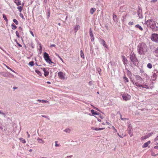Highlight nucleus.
<instances>
[{"label":"nucleus","mask_w":158,"mask_h":158,"mask_svg":"<svg viewBox=\"0 0 158 158\" xmlns=\"http://www.w3.org/2000/svg\"><path fill=\"white\" fill-rule=\"evenodd\" d=\"M158 140V135L156 137L154 141H156Z\"/></svg>","instance_id":"48"},{"label":"nucleus","mask_w":158,"mask_h":158,"mask_svg":"<svg viewBox=\"0 0 158 158\" xmlns=\"http://www.w3.org/2000/svg\"><path fill=\"white\" fill-rule=\"evenodd\" d=\"M94 108L99 111H100V110H99V109L98 108L96 107H94Z\"/></svg>","instance_id":"59"},{"label":"nucleus","mask_w":158,"mask_h":158,"mask_svg":"<svg viewBox=\"0 0 158 158\" xmlns=\"http://www.w3.org/2000/svg\"><path fill=\"white\" fill-rule=\"evenodd\" d=\"M91 112L93 114H94V115H99V113H97L96 112H95L94 110H91Z\"/></svg>","instance_id":"22"},{"label":"nucleus","mask_w":158,"mask_h":158,"mask_svg":"<svg viewBox=\"0 0 158 158\" xmlns=\"http://www.w3.org/2000/svg\"><path fill=\"white\" fill-rule=\"evenodd\" d=\"M91 33H92V29H91V28H90L89 29V34H91Z\"/></svg>","instance_id":"55"},{"label":"nucleus","mask_w":158,"mask_h":158,"mask_svg":"<svg viewBox=\"0 0 158 158\" xmlns=\"http://www.w3.org/2000/svg\"><path fill=\"white\" fill-rule=\"evenodd\" d=\"M11 26L12 27V29H15L17 27L14 23L12 24Z\"/></svg>","instance_id":"34"},{"label":"nucleus","mask_w":158,"mask_h":158,"mask_svg":"<svg viewBox=\"0 0 158 158\" xmlns=\"http://www.w3.org/2000/svg\"><path fill=\"white\" fill-rule=\"evenodd\" d=\"M42 100H38V101H39V102H42Z\"/></svg>","instance_id":"62"},{"label":"nucleus","mask_w":158,"mask_h":158,"mask_svg":"<svg viewBox=\"0 0 158 158\" xmlns=\"http://www.w3.org/2000/svg\"><path fill=\"white\" fill-rule=\"evenodd\" d=\"M19 140H20V141L23 143H26V141L25 139H23L22 138H19Z\"/></svg>","instance_id":"28"},{"label":"nucleus","mask_w":158,"mask_h":158,"mask_svg":"<svg viewBox=\"0 0 158 158\" xmlns=\"http://www.w3.org/2000/svg\"><path fill=\"white\" fill-rule=\"evenodd\" d=\"M147 27H150L154 31L157 30V27L156 25L155 22L152 19H148L146 22Z\"/></svg>","instance_id":"2"},{"label":"nucleus","mask_w":158,"mask_h":158,"mask_svg":"<svg viewBox=\"0 0 158 158\" xmlns=\"http://www.w3.org/2000/svg\"><path fill=\"white\" fill-rule=\"evenodd\" d=\"M137 14H138V16L139 18L142 19L143 18V16L141 13L140 11L139 10L138 12H137Z\"/></svg>","instance_id":"18"},{"label":"nucleus","mask_w":158,"mask_h":158,"mask_svg":"<svg viewBox=\"0 0 158 158\" xmlns=\"http://www.w3.org/2000/svg\"><path fill=\"white\" fill-rule=\"evenodd\" d=\"M147 67L149 69H151L152 68V65L151 63H148L147 64Z\"/></svg>","instance_id":"30"},{"label":"nucleus","mask_w":158,"mask_h":158,"mask_svg":"<svg viewBox=\"0 0 158 158\" xmlns=\"http://www.w3.org/2000/svg\"><path fill=\"white\" fill-rule=\"evenodd\" d=\"M42 103H49V102L48 101H47V100H42Z\"/></svg>","instance_id":"42"},{"label":"nucleus","mask_w":158,"mask_h":158,"mask_svg":"<svg viewBox=\"0 0 158 158\" xmlns=\"http://www.w3.org/2000/svg\"><path fill=\"white\" fill-rule=\"evenodd\" d=\"M35 73H36L39 75L40 76H42V73H40V72L39 70H38L36 69L35 70Z\"/></svg>","instance_id":"27"},{"label":"nucleus","mask_w":158,"mask_h":158,"mask_svg":"<svg viewBox=\"0 0 158 158\" xmlns=\"http://www.w3.org/2000/svg\"><path fill=\"white\" fill-rule=\"evenodd\" d=\"M150 141H148L147 142L145 143L143 145L142 147L143 148H145L148 147V145L150 143Z\"/></svg>","instance_id":"12"},{"label":"nucleus","mask_w":158,"mask_h":158,"mask_svg":"<svg viewBox=\"0 0 158 158\" xmlns=\"http://www.w3.org/2000/svg\"><path fill=\"white\" fill-rule=\"evenodd\" d=\"M18 29L20 31H22V28L20 27H18Z\"/></svg>","instance_id":"58"},{"label":"nucleus","mask_w":158,"mask_h":158,"mask_svg":"<svg viewBox=\"0 0 158 158\" xmlns=\"http://www.w3.org/2000/svg\"><path fill=\"white\" fill-rule=\"evenodd\" d=\"M15 2L18 6L21 5V2L20 0H15Z\"/></svg>","instance_id":"17"},{"label":"nucleus","mask_w":158,"mask_h":158,"mask_svg":"<svg viewBox=\"0 0 158 158\" xmlns=\"http://www.w3.org/2000/svg\"><path fill=\"white\" fill-rule=\"evenodd\" d=\"M27 136H28V138H30V135L28 133V131H27Z\"/></svg>","instance_id":"50"},{"label":"nucleus","mask_w":158,"mask_h":158,"mask_svg":"<svg viewBox=\"0 0 158 158\" xmlns=\"http://www.w3.org/2000/svg\"><path fill=\"white\" fill-rule=\"evenodd\" d=\"M123 79L125 83L128 82V79L126 76H124L123 77Z\"/></svg>","instance_id":"25"},{"label":"nucleus","mask_w":158,"mask_h":158,"mask_svg":"<svg viewBox=\"0 0 158 158\" xmlns=\"http://www.w3.org/2000/svg\"><path fill=\"white\" fill-rule=\"evenodd\" d=\"M135 85L138 87H142L143 88H144L147 89H149V87L148 85H140L138 82H135Z\"/></svg>","instance_id":"7"},{"label":"nucleus","mask_w":158,"mask_h":158,"mask_svg":"<svg viewBox=\"0 0 158 158\" xmlns=\"http://www.w3.org/2000/svg\"><path fill=\"white\" fill-rule=\"evenodd\" d=\"M90 36V39L92 41H93L94 40V36L93 35V33L89 34Z\"/></svg>","instance_id":"19"},{"label":"nucleus","mask_w":158,"mask_h":158,"mask_svg":"<svg viewBox=\"0 0 158 158\" xmlns=\"http://www.w3.org/2000/svg\"><path fill=\"white\" fill-rule=\"evenodd\" d=\"M154 52L156 54H158V47L155 50Z\"/></svg>","instance_id":"39"},{"label":"nucleus","mask_w":158,"mask_h":158,"mask_svg":"<svg viewBox=\"0 0 158 158\" xmlns=\"http://www.w3.org/2000/svg\"><path fill=\"white\" fill-rule=\"evenodd\" d=\"M90 52H93V49L92 48V47L90 45Z\"/></svg>","instance_id":"47"},{"label":"nucleus","mask_w":158,"mask_h":158,"mask_svg":"<svg viewBox=\"0 0 158 158\" xmlns=\"http://www.w3.org/2000/svg\"><path fill=\"white\" fill-rule=\"evenodd\" d=\"M17 44L18 45V46L20 47H21L22 46V45L20 44L18 42H17Z\"/></svg>","instance_id":"52"},{"label":"nucleus","mask_w":158,"mask_h":158,"mask_svg":"<svg viewBox=\"0 0 158 158\" xmlns=\"http://www.w3.org/2000/svg\"><path fill=\"white\" fill-rule=\"evenodd\" d=\"M19 16L20 17L22 18L23 19H25V18L22 14L20 13L19 14Z\"/></svg>","instance_id":"38"},{"label":"nucleus","mask_w":158,"mask_h":158,"mask_svg":"<svg viewBox=\"0 0 158 158\" xmlns=\"http://www.w3.org/2000/svg\"><path fill=\"white\" fill-rule=\"evenodd\" d=\"M138 53L140 55H145L148 51V47L144 43L139 44L137 47Z\"/></svg>","instance_id":"1"},{"label":"nucleus","mask_w":158,"mask_h":158,"mask_svg":"<svg viewBox=\"0 0 158 158\" xmlns=\"http://www.w3.org/2000/svg\"><path fill=\"white\" fill-rule=\"evenodd\" d=\"M97 70L98 72V73L100 75H101V69L100 68H98L97 69Z\"/></svg>","instance_id":"41"},{"label":"nucleus","mask_w":158,"mask_h":158,"mask_svg":"<svg viewBox=\"0 0 158 158\" xmlns=\"http://www.w3.org/2000/svg\"><path fill=\"white\" fill-rule=\"evenodd\" d=\"M135 27L137 28H139L141 31H142L143 30L142 27L139 24L136 25Z\"/></svg>","instance_id":"21"},{"label":"nucleus","mask_w":158,"mask_h":158,"mask_svg":"<svg viewBox=\"0 0 158 158\" xmlns=\"http://www.w3.org/2000/svg\"><path fill=\"white\" fill-rule=\"evenodd\" d=\"M37 140L40 143H44V140H43L42 139H40L39 138H37Z\"/></svg>","instance_id":"20"},{"label":"nucleus","mask_w":158,"mask_h":158,"mask_svg":"<svg viewBox=\"0 0 158 158\" xmlns=\"http://www.w3.org/2000/svg\"><path fill=\"white\" fill-rule=\"evenodd\" d=\"M155 134V133L154 132H151L149 133H148L147 134L148 137H149L151 136L152 134Z\"/></svg>","instance_id":"40"},{"label":"nucleus","mask_w":158,"mask_h":158,"mask_svg":"<svg viewBox=\"0 0 158 158\" xmlns=\"http://www.w3.org/2000/svg\"><path fill=\"white\" fill-rule=\"evenodd\" d=\"M127 75L129 77H130L131 76V72L128 70L127 71Z\"/></svg>","instance_id":"32"},{"label":"nucleus","mask_w":158,"mask_h":158,"mask_svg":"<svg viewBox=\"0 0 158 158\" xmlns=\"http://www.w3.org/2000/svg\"><path fill=\"white\" fill-rule=\"evenodd\" d=\"M135 79L137 81H140L141 83H142V81H143V79L139 75H135Z\"/></svg>","instance_id":"9"},{"label":"nucleus","mask_w":158,"mask_h":158,"mask_svg":"<svg viewBox=\"0 0 158 158\" xmlns=\"http://www.w3.org/2000/svg\"><path fill=\"white\" fill-rule=\"evenodd\" d=\"M44 58L48 64H54V62L52 61L51 59L50 58L48 54L46 52L44 53Z\"/></svg>","instance_id":"4"},{"label":"nucleus","mask_w":158,"mask_h":158,"mask_svg":"<svg viewBox=\"0 0 158 158\" xmlns=\"http://www.w3.org/2000/svg\"><path fill=\"white\" fill-rule=\"evenodd\" d=\"M80 27L79 25H76L74 28V31L75 32L80 28Z\"/></svg>","instance_id":"16"},{"label":"nucleus","mask_w":158,"mask_h":158,"mask_svg":"<svg viewBox=\"0 0 158 158\" xmlns=\"http://www.w3.org/2000/svg\"><path fill=\"white\" fill-rule=\"evenodd\" d=\"M30 32L31 34L32 35V36L34 37V35L33 33V32L31 31H30Z\"/></svg>","instance_id":"49"},{"label":"nucleus","mask_w":158,"mask_h":158,"mask_svg":"<svg viewBox=\"0 0 158 158\" xmlns=\"http://www.w3.org/2000/svg\"><path fill=\"white\" fill-rule=\"evenodd\" d=\"M13 22L15 23L16 25L18 24V22L17 20L15 19H14L13 20Z\"/></svg>","instance_id":"35"},{"label":"nucleus","mask_w":158,"mask_h":158,"mask_svg":"<svg viewBox=\"0 0 158 158\" xmlns=\"http://www.w3.org/2000/svg\"><path fill=\"white\" fill-rule=\"evenodd\" d=\"M104 128H95L94 127H92L91 129L93 130H94L95 131H100L104 129Z\"/></svg>","instance_id":"14"},{"label":"nucleus","mask_w":158,"mask_h":158,"mask_svg":"<svg viewBox=\"0 0 158 158\" xmlns=\"http://www.w3.org/2000/svg\"><path fill=\"white\" fill-rule=\"evenodd\" d=\"M113 19L114 22H117V17L116 15L114 14L113 15Z\"/></svg>","instance_id":"24"},{"label":"nucleus","mask_w":158,"mask_h":158,"mask_svg":"<svg viewBox=\"0 0 158 158\" xmlns=\"http://www.w3.org/2000/svg\"><path fill=\"white\" fill-rule=\"evenodd\" d=\"M149 137H148V135H145V136H144L143 138L144 139H146L147 138H148Z\"/></svg>","instance_id":"45"},{"label":"nucleus","mask_w":158,"mask_h":158,"mask_svg":"<svg viewBox=\"0 0 158 158\" xmlns=\"http://www.w3.org/2000/svg\"><path fill=\"white\" fill-rule=\"evenodd\" d=\"M16 36L18 37H19V32H18V31H16Z\"/></svg>","instance_id":"46"},{"label":"nucleus","mask_w":158,"mask_h":158,"mask_svg":"<svg viewBox=\"0 0 158 158\" xmlns=\"http://www.w3.org/2000/svg\"><path fill=\"white\" fill-rule=\"evenodd\" d=\"M131 82L134 84V85H135V83L134 80H131Z\"/></svg>","instance_id":"56"},{"label":"nucleus","mask_w":158,"mask_h":158,"mask_svg":"<svg viewBox=\"0 0 158 158\" xmlns=\"http://www.w3.org/2000/svg\"><path fill=\"white\" fill-rule=\"evenodd\" d=\"M80 52L81 57L83 59H84L85 58L84 55L82 50H81V51Z\"/></svg>","instance_id":"26"},{"label":"nucleus","mask_w":158,"mask_h":158,"mask_svg":"<svg viewBox=\"0 0 158 158\" xmlns=\"http://www.w3.org/2000/svg\"><path fill=\"white\" fill-rule=\"evenodd\" d=\"M157 0H152L151 2H156Z\"/></svg>","instance_id":"51"},{"label":"nucleus","mask_w":158,"mask_h":158,"mask_svg":"<svg viewBox=\"0 0 158 158\" xmlns=\"http://www.w3.org/2000/svg\"><path fill=\"white\" fill-rule=\"evenodd\" d=\"M112 127V128H113L114 131H115V132H116L117 131V130L116 129L114 128V126H113Z\"/></svg>","instance_id":"53"},{"label":"nucleus","mask_w":158,"mask_h":158,"mask_svg":"<svg viewBox=\"0 0 158 158\" xmlns=\"http://www.w3.org/2000/svg\"><path fill=\"white\" fill-rule=\"evenodd\" d=\"M29 65L31 66H33L34 65V62L33 61H30L29 63Z\"/></svg>","instance_id":"31"},{"label":"nucleus","mask_w":158,"mask_h":158,"mask_svg":"<svg viewBox=\"0 0 158 158\" xmlns=\"http://www.w3.org/2000/svg\"><path fill=\"white\" fill-rule=\"evenodd\" d=\"M64 131L66 132L69 133L70 132V130L69 129H66L64 130Z\"/></svg>","instance_id":"36"},{"label":"nucleus","mask_w":158,"mask_h":158,"mask_svg":"<svg viewBox=\"0 0 158 158\" xmlns=\"http://www.w3.org/2000/svg\"><path fill=\"white\" fill-rule=\"evenodd\" d=\"M99 42L101 44L103 45V46L105 47L106 48H107V46L106 44V42L100 38L99 39Z\"/></svg>","instance_id":"11"},{"label":"nucleus","mask_w":158,"mask_h":158,"mask_svg":"<svg viewBox=\"0 0 158 158\" xmlns=\"http://www.w3.org/2000/svg\"><path fill=\"white\" fill-rule=\"evenodd\" d=\"M57 141H56L55 142V146L57 147H59V146L60 145V144H58L57 143Z\"/></svg>","instance_id":"44"},{"label":"nucleus","mask_w":158,"mask_h":158,"mask_svg":"<svg viewBox=\"0 0 158 158\" xmlns=\"http://www.w3.org/2000/svg\"><path fill=\"white\" fill-rule=\"evenodd\" d=\"M56 46V45L55 44H52L50 46V48H52L53 47H55Z\"/></svg>","instance_id":"54"},{"label":"nucleus","mask_w":158,"mask_h":158,"mask_svg":"<svg viewBox=\"0 0 158 158\" xmlns=\"http://www.w3.org/2000/svg\"><path fill=\"white\" fill-rule=\"evenodd\" d=\"M50 13L49 11H48V17L49 16H50Z\"/></svg>","instance_id":"57"},{"label":"nucleus","mask_w":158,"mask_h":158,"mask_svg":"<svg viewBox=\"0 0 158 158\" xmlns=\"http://www.w3.org/2000/svg\"><path fill=\"white\" fill-rule=\"evenodd\" d=\"M130 126L128 127L129 130H128V133L130 135V137H131L133 136V133H131V129H130Z\"/></svg>","instance_id":"29"},{"label":"nucleus","mask_w":158,"mask_h":158,"mask_svg":"<svg viewBox=\"0 0 158 158\" xmlns=\"http://www.w3.org/2000/svg\"><path fill=\"white\" fill-rule=\"evenodd\" d=\"M3 18L6 21V22H7L8 21V20L6 18V15L3 14Z\"/></svg>","instance_id":"37"},{"label":"nucleus","mask_w":158,"mask_h":158,"mask_svg":"<svg viewBox=\"0 0 158 158\" xmlns=\"http://www.w3.org/2000/svg\"><path fill=\"white\" fill-rule=\"evenodd\" d=\"M134 24V23L133 22H130L128 23V25H132Z\"/></svg>","instance_id":"43"},{"label":"nucleus","mask_w":158,"mask_h":158,"mask_svg":"<svg viewBox=\"0 0 158 158\" xmlns=\"http://www.w3.org/2000/svg\"><path fill=\"white\" fill-rule=\"evenodd\" d=\"M96 9L94 8H92L90 9V13L91 14H93L94 12L95 11Z\"/></svg>","instance_id":"23"},{"label":"nucleus","mask_w":158,"mask_h":158,"mask_svg":"<svg viewBox=\"0 0 158 158\" xmlns=\"http://www.w3.org/2000/svg\"><path fill=\"white\" fill-rule=\"evenodd\" d=\"M43 71L44 72V75L45 77L47 76L49 74V72L46 70V69L45 68H44Z\"/></svg>","instance_id":"13"},{"label":"nucleus","mask_w":158,"mask_h":158,"mask_svg":"<svg viewBox=\"0 0 158 158\" xmlns=\"http://www.w3.org/2000/svg\"><path fill=\"white\" fill-rule=\"evenodd\" d=\"M122 61L124 64H127V58L124 56H123Z\"/></svg>","instance_id":"15"},{"label":"nucleus","mask_w":158,"mask_h":158,"mask_svg":"<svg viewBox=\"0 0 158 158\" xmlns=\"http://www.w3.org/2000/svg\"><path fill=\"white\" fill-rule=\"evenodd\" d=\"M155 149H158V146H156L154 147Z\"/></svg>","instance_id":"64"},{"label":"nucleus","mask_w":158,"mask_h":158,"mask_svg":"<svg viewBox=\"0 0 158 158\" xmlns=\"http://www.w3.org/2000/svg\"><path fill=\"white\" fill-rule=\"evenodd\" d=\"M151 40L156 43H158V34H152L151 37Z\"/></svg>","instance_id":"5"},{"label":"nucleus","mask_w":158,"mask_h":158,"mask_svg":"<svg viewBox=\"0 0 158 158\" xmlns=\"http://www.w3.org/2000/svg\"><path fill=\"white\" fill-rule=\"evenodd\" d=\"M122 97L123 99L125 101L129 100L131 98V96L127 94L123 95Z\"/></svg>","instance_id":"8"},{"label":"nucleus","mask_w":158,"mask_h":158,"mask_svg":"<svg viewBox=\"0 0 158 158\" xmlns=\"http://www.w3.org/2000/svg\"><path fill=\"white\" fill-rule=\"evenodd\" d=\"M130 59L133 64L137 66L138 64V60L136 57L135 55L132 52H131L130 55Z\"/></svg>","instance_id":"3"},{"label":"nucleus","mask_w":158,"mask_h":158,"mask_svg":"<svg viewBox=\"0 0 158 158\" xmlns=\"http://www.w3.org/2000/svg\"><path fill=\"white\" fill-rule=\"evenodd\" d=\"M152 80L155 81L158 75V71L157 70L155 69L152 72Z\"/></svg>","instance_id":"6"},{"label":"nucleus","mask_w":158,"mask_h":158,"mask_svg":"<svg viewBox=\"0 0 158 158\" xmlns=\"http://www.w3.org/2000/svg\"><path fill=\"white\" fill-rule=\"evenodd\" d=\"M42 116L43 117L45 118H46L47 117V116H45L44 115H42Z\"/></svg>","instance_id":"61"},{"label":"nucleus","mask_w":158,"mask_h":158,"mask_svg":"<svg viewBox=\"0 0 158 158\" xmlns=\"http://www.w3.org/2000/svg\"><path fill=\"white\" fill-rule=\"evenodd\" d=\"M58 75L59 78L62 79H64L65 77V74L62 72H59L58 73Z\"/></svg>","instance_id":"10"},{"label":"nucleus","mask_w":158,"mask_h":158,"mask_svg":"<svg viewBox=\"0 0 158 158\" xmlns=\"http://www.w3.org/2000/svg\"><path fill=\"white\" fill-rule=\"evenodd\" d=\"M17 8L19 10V11L21 12L22 10V7L21 6H18L17 7Z\"/></svg>","instance_id":"33"},{"label":"nucleus","mask_w":158,"mask_h":158,"mask_svg":"<svg viewBox=\"0 0 158 158\" xmlns=\"http://www.w3.org/2000/svg\"><path fill=\"white\" fill-rule=\"evenodd\" d=\"M127 119V118H123L122 119L123 120H125Z\"/></svg>","instance_id":"60"},{"label":"nucleus","mask_w":158,"mask_h":158,"mask_svg":"<svg viewBox=\"0 0 158 158\" xmlns=\"http://www.w3.org/2000/svg\"><path fill=\"white\" fill-rule=\"evenodd\" d=\"M56 55L58 57L60 58V57H61L58 54H56Z\"/></svg>","instance_id":"63"}]
</instances>
